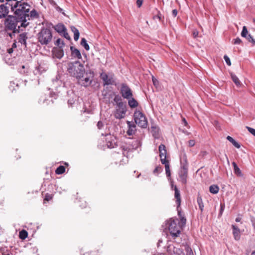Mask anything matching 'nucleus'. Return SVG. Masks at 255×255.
Segmentation results:
<instances>
[{
  "instance_id": "f257e3e1",
  "label": "nucleus",
  "mask_w": 255,
  "mask_h": 255,
  "mask_svg": "<svg viewBox=\"0 0 255 255\" xmlns=\"http://www.w3.org/2000/svg\"><path fill=\"white\" fill-rule=\"evenodd\" d=\"M30 7V5L25 1H17L14 4H10L11 11L24 22H27V17L29 16Z\"/></svg>"
},
{
  "instance_id": "f03ea898",
  "label": "nucleus",
  "mask_w": 255,
  "mask_h": 255,
  "mask_svg": "<svg viewBox=\"0 0 255 255\" xmlns=\"http://www.w3.org/2000/svg\"><path fill=\"white\" fill-rule=\"evenodd\" d=\"M67 72L70 76L79 80L84 77L85 69L82 63L79 61H75L67 64Z\"/></svg>"
},
{
  "instance_id": "7ed1b4c3",
  "label": "nucleus",
  "mask_w": 255,
  "mask_h": 255,
  "mask_svg": "<svg viewBox=\"0 0 255 255\" xmlns=\"http://www.w3.org/2000/svg\"><path fill=\"white\" fill-rule=\"evenodd\" d=\"M19 18L14 14L8 15L4 20V31L8 32L15 29L18 23H20V26H24V28L26 27L29 24V22H24L23 20Z\"/></svg>"
},
{
  "instance_id": "20e7f679",
  "label": "nucleus",
  "mask_w": 255,
  "mask_h": 255,
  "mask_svg": "<svg viewBox=\"0 0 255 255\" xmlns=\"http://www.w3.org/2000/svg\"><path fill=\"white\" fill-rule=\"evenodd\" d=\"M52 34L50 29L47 27H42L37 34L38 42L41 45H47L52 40Z\"/></svg>"
},
{
  "instance_id": "39448f33",
  "label": "nucleus",
  "mask_w": 255,
  "mask_h": 255,
  "mask_svg": "<svg viewBox=\"0 0 255 255\" xmlns=\"http://www.w3.org/2000/svg\"><path fill=\"white\" fill-rule=\"evenodd\" d=\"M134 122L137 126L145 128L147 127V120L144 114L139 110L135 111L133 114Z\"/></svg>"
},
{
  "instance_id": "423d86ee",
  "label": "nucleus",
  "mask_w": 255,
  "mask_h": 255,
  "mask_svg": "<svg viewBox=\"0 0 255 255\" xmlns=\"http://www.w3.org/2000/svg\"><path fill=\"white\" fill-rule=\"evenodd\" d=\"M167 224L168 230L172 237L174 239L178 237L181 233V227L177 224V221L170 219L168 221Z\"/></svg>"
},
{
  "instance_id": "0eeeda50",
  "label": "nucleus",
  "mask_w": 255,
  "mask_h": 255,
  "mask_svg": "<svg viewBox=\"0 0 255 255\" xmlns=\"http://www.w3.org/2000/svg\"><path fill=\"white\" fill-rule=\"evenodd\" d=\"M120 94L124 99H129L133 96L131 89L126 83H122L120 89Z\"/></svg>"
},
{
  "instance_id": "6e6552de",
  "label": "nucleus",
  "mask_w": 255,
  "mask_h": 255,
  "mask_svg": "<svg viewBox=\"0 0 255 255\" xmlns=\"http://www.w3.org/2000/svg\"><path fill=\"white\" fill-rule=\"evenodd\" d=\"M135 143H134V144L128 143H126L125 145H123L121 146V148L123 151V153L125 156L126 155V151H127L128 153L129 151H132L133 150H135L137 149L138 146V142L137 140L135 141Z\"/></svg>"
},
{
  "instance_id": "1a4fd4ad",
  "label": "nucleus",
  "mask_w": 255,
  "mask_h": 255,
  "mask_svg": "<svg viewBox=\"0 0 255 255\" xmlns=\"http://www.w3.org/2000/svg\"><path fill=\"white\" fill-rule=\"evenodd\" d=\"M167 252L169 255H184L182 251L173 245H170L167 247Z\"/></svg>"
},
{
  "instance_id": "9d476101",
  "label": "nucleus",
  "mask_w": 255,
  "mask_h": 255,
  "mask_svg": "<svg viewBox=\"0 0 255 255\" xmlns=\"http://www.w3.org/2000/svg\"><path fill=\"white\" fill-rule=\"evenodd\" d=\"M9 2H6L5 4L0 5V19L6 18L8 15Z\"/></svg>"
},
{
  "instance_id": "9b49d317",
  "label": "nucleus",
  "mask_w": 255,
  "mask_h": 255,
  "mask_svg": "<svg viewBox=\"0 0 255 255\" xmlns=\"http://www.w3.org/2000/svg\"><path fill=\"white\" fill-rule=\"evenodd\" d=\"M100 78L101 79H102L104 82V86L113 85L115 82V81L112 77H109L106 73L104 72L100 74Z\"/></svg>"
},
{
  "instance_id": "f8f14e48",
  "label": "nucleus",
  "mask_w": 255,
  "mask_h": 255,
  "mask_svg": "<svg viewBox=\"0 0 255 255\" xmlns=\"http://www.w3.org/2000/svg\"><path fill=\"white\" fill-rule=\"evenodd\" d=\"M188 171V170L180 169V171L178 173L180 181L183 184H186L187 183Z\"/></svg>"
},
{
  "instance_id": "ddd939ff",
  "label": "nucleus",
  "mask_w": 255,
  "mask_h": 255,
  "mask_svg": "<svg viewBox=\"0 0 255 255\" xmlns=\"http://www.w3.org/2000/svg\"><path fill=\"white\" fill-rule=\"evenodd\" d=\"M27 32H24L19 34L17 37L18 41L23 44L25 47L27 46L26 40L28 39Z\"/></svg>"
},
{
  "instance_id": "4468645a",
  "label": "nucleus",
  "mask_w": 255,
  "mask_h": 255,
  "mask_svg": "<svg viewBox=\"0 0 255 255\" xmlns=\"http://www.w3.org/2000/svg\"><path fill=\"white\" fill-rule=\"evenodd\" d=\"M53 27L60 35H62V33L67 30L66 26L61 23H58L55 26H53Z\"/></svg>"
},
{
  "instance_id": "2eb2a0df",
  "label": "nucleus",
  "mask_w": 255,
  "mask_h": 255,
  "mask_svg": "<svg viewBox=\"0 0 255 255\" xmlns=\"http://www.w3.org/2000/svg\"><path fill=\"white\" fill-rule=\"evenodd\" d=\"M127 125L128 128L127 131V134L129 135H133L136 131L135 125L134 123L129 121L127 122Z\"/></svg>"
},
{
  "instance_id": "dca6fc26",
  "label": "nucleus",
  "mask_w": 255,
  "mask_h": 255,
  "mask_svg": "<svg viewBox=\"0 0 255 255\" xmlns=\"http://www.w3.org/2000/svg\"><path fill=\"white\" fill-rule=\"evenodd\" d=\"M92 79H90L89 77L86 76L83 79L82 78L78 80L79 84L82 86L88 87L90 86L92 83Z\"/></svg>"
},
{
  "instance_id": "f3484780",
  "label": "nucleus",
  "mask_w": 255,
  "mask_h": 255,
  "mask_svg": "<svg viewBox=\"0 0 255 255\" xmlns=\"http://www.w3.org/2000/svg\"><path fill=\"white\" fill-rule=\"evenodd\" d=\"M232 227L234 239L237 241L239 240L240 239V230L239 228L236 225H233Z\"/></svg>"
},
{
  "instance_id": "a211bd4d",
  "label": "nucleus",
  "mask_w": 255,
  "mask_h": 255,
  "mask_svg": "<svg viewBox=\"0 0 255 255\" xmlns=\"http://www.w3.org/2000/svg\"><path fill=\"white\" fill-rule=\"evenodd\" d=\"M111 139L107 141V145L109 148H114L118 146V143L115 137H111Z\"/></svg>"
},
{
  "instance_id": "6ab92c4d",
  "label": "nucleus",
  "mask_w": 255,
  "mask_h": 255,
  "mask_svg": "<svg viewBox=\"0 0 255 255\" xmlns=\"http://www.w3.org/2000/svg\"><path fill=\"white\" fill-rule=\"evenodd\" d=\"M127 110L117 109L114 114L117 119H121L124 118Z\"/></svg>"
},
{
  "instance_id": "aec40b11",
  "label": "nucleus",
  "mask_w": 255,
  "mask_h": 255,
  "mask_svg": "<svg viewBox=\"0 0 255 255\" xmlns=\"http://www.w3.org/2000/svg\"><path fill=\"white\" fill-rule=\"evenodd\" d=\"M174 196L176 198V202L177 205H178V207H180L181 204V198H180V191L178 190L176 186H175L174 187Z\"/></svg>"
},
{
  "instance_id": "412c9836",
  "label": "nucleus",
  "mask_w": 255,
  "mask_h": 255,
  "mask_svg": "<svg viewBox=\"0 0 255 255\" xmlns=\"http://www.w3.org/2000/svg\"><path fill=\"white\" fill-rule=\"evenodd\" d=\"M70 50L71 51V54L72 56H73L75 58H77L79 59L82 58L81 53L78 49L76 48L74 46H71Z\"/></svg>"
},
{
  "instance_id": "4be33fe9",
  "label": "nucleus",
  "mask_w": 255,
  "mask_h": 255,
  "mask_svg": "<svg viewBox=\"0 0 255 255\" xmlns=\"http://www.w3.org/2000/svg\"><path fill=\"white\" fill-rule=\"evenodd\" d=\"M151 132L154 138L158 139L160 137L159 128L155 126L151 127Z\"/></svg>"
},
{
  "instance_id": "5701e85b",
  "label": "nucleus",
  "mask_w": 255,
  "mask_h": 255,
  "mask_svg": "<svg viewBox=\"0 0 255 255\" xmlns=\"http://www.w3.org/2000/svg\"><path fill=\"white\" fill-rule=\"evenodd\" d=\"M180 169L188 170V163L186 156L180 160Z\"/></svg>"
},
{
  "instance_id": "b1692460",
  "label": "nucleus",
  "mask_w": 255,
  "mask_h": 255,
  "mask_svg": "<svg viewBox=\"0 0 255 255\" xmlns=\"http://www.w3.org/2000/svg\"><path fill=\"white\" fill-rule=\"evenodd\" d=\"M160 158L166 157L167 151L165 146L161 144L158 147Z\"/></svg>"
},
{
  "instance_id": "393cba45",
  "label": "nucleus",
  "mask_w": 255,
  "mask_h": 255,
  "mask_svg": "<svg viewBox=\"0 0 255 255\" xmlns=\"http://www.w3.org/2000/svg\"><path fill=\"white\" fill-rule=\"evenodd\" d=\"M28 17H27V20L37 18L38 17V14L35 9H33L31 11L28 12Z\"/></svg>"
},
{
  "instance_id": "a878e982",
  "label": "nucleus",
  "mask_w": 255,
  "mask_h": 255,
  "mask_svg": "<svg viewBox=\"0 0 255 255\" xmlns=\"http://www.w3.org/2000/svg\"><path fill=\"white\" fill-rule=\"evenodd\" d=\"M127 99L128 100V104L130 108H134L138 106V103L137 101L133 98V96Z\"/></svg>"
},
{
  "instance_id": "bb28decb",
  "label": "nucleus",
  "mask_w": 255,
  "mask_h": 255,
  "mask_svg": "<svg viewBox=\"0 0 255 255\" xmlns=\"http://www.w3.org/2000/svg\"><path fill=\"white\" fill-rule=\"evenodd\" d=\"M71 31L74 33V39L75 41H77L79 38V30L74 26L70 27Z\"/></svg>"
},
{
  "instance_id": "cd10ccee",
  "label": "nucleus",
  "mask_w": 255,
  "mask_h": 255,
  "mask_svg": "<svg viewBox=\"0 0 255 255\" xmlns=\"http://www.w3.org/2000/svg\"><path fill=\"white\" fill-rule=\"evenodd\" d=\"M232 164L234 167V172L236 175H237L238 176H242L243 174L240 170V169L238 166L237 164L235 162H233L232 163Z\"/></svg>"
},
{
  "instance_id": "c85d7f7f",
  "label": "nucleus",
  "mask_w": 255,
  "mask_h": 255,
  "mask_svg": "<svg viewBox=\"0 0 255 255\" xmlns=\"http://www.w3.org/2000/svg\"><path fill=\"white\" fill-rule=\"evenodd\" d=\"M197 202L198 203L200 210H201V212H202L204 209V204L202 197L199 193L198 194Z\"/></svg>"
},
{
  "instance_id": "c756f323",
  "label": "nucleus",
  "mask_w": 255,
  "mask_h": 255,
  "mask_svg": "<svg viewBox=\"0 0 255 255\" xmlns=\"http://www.w3.org/2000/svg\"><path fill=\"white\" fill-rule=\"evenodd\" d=\"M219 187L217 185H212L209 187V191L212 194H217L219 192Z\"/></svg>"
},
{
  "instance_id": "7c9ffc66",
  "label": "nucleus",
  "mask_w": 255,
  "mask_h": 255,
  "mask_svg": "<svg viewBox=\"0 0 255 255\" xmlns=\"http://www.w3.org/2000/svg\"><path fill=\"white\" fill-rule=\"evenodd\" d=\"M48 96H47L45 94H41L40 97L39 99L38 103L39 104H48L47 103V101L48 99H47Z\"/></svg>"
},
{
  "instance_id": "2f4dec72",
  "label": "nucleus",
  "mask_w": 255,
  "mask_h": 255,
  "mask_svg": "<svg viewBox=\"0 0 255 255\" xmlns=\"http://www.w3.org/2000/svg\"><path fill=\"white\" fill-rule=\"evenodd\" d=\"M231 76L232 80L237 86H239L241 85L240 81L235 74H233V73H231Z\"/></svg>"
},
{
  "instance_id": "473e14b6",
  "label": "nucleus",
  "mask_w": 255,
  "mask_h": 255,
  "mask_svg": "<svg viewBox=\"0 0 255 255\" xmlns=\"http://www.w3.org/2000/svg\"><path fill=\"white\" fill-rule=\"evenodd\" d=\"M28 236V233L25 230H22L19 232V237L21 240L25 239Z\"/></svg>"
},
{
  "instance_id": "72a5a7b5",
  "label": "nucleus",
  "mask_w": 255,
  "mask_h": 255,
  "mask_svg": "<svg viewBox=\"0 0 255 255\" xmlns=\"http://www.w3.org/2000/svg\"><path fill=\"white\" fill-rule=\"evenodd\" d=\"M65 171V167L63 165H60L55 170L56 174H63Z\"/></svg>"
},
{
  "instance_id": "f704fd0d",
  "label": "nucleus",
  "mask_w": 255,
  "mask_h": 255,
  "mask_svg": "<svg viewBox=\"0 0 255 255\" xmlns=\"http://www.w3.org/2000/svg\"><path fill=\"white\" fill-rule=\"evenodd\" d=\"M81 45L84 47L86 50L90 49V46L87 42V40L85 38H82L81 41Z\"/></svg>"
},
{
  "instance_id": "c9c22d12",
  "label": "nucleus",
  "mask_w": 255,
  "mask_h": 255,
  "mask_svg": "<svg viewBox=\"0 0 255 255\" xmlns=\"http://www.w3.org/2000/svg\"><path fill=\"white\" fill-rule=\"evenodd\" d=\"M64 55V51L62 49H58L55 52V56L58 59H61Z\"/></svg>"
},
{
  "instance_id": "e433bc0d",
  "label": "nucleus",
  "mask_w": 255,
  "mask_h": 255,
  "mask_svg": "<svg viewBox=\"0 0 255 255\" xmlns=\"http://www.w3.org/2000/svg\"><path fill=\"white\" fill-rule=\"evenodd\" d=\"M27 194L29 195V196L28 197V198L30 199L35 198L36 197V196L38 195V192L37 191H32L31 192H28Z\"/></svg>"
},
{
  "instance_id": "4c0bfd02",
  "label": "nucleus",
  "mask_w": 255,
  "mask_h": 255,
  "mask_svg": "<svg viewBox=\"0 0 255 255\" xmlns=\"http://www.w3.org/2000/svg\"><path fill=\"white\" fill-rule=\"evenodd\" d=\"M55 44L60 48H62L65 45L64 42L63 41H61L60 38L57 39L55 42Z\"/></svg>"
},
{
  "instance_id": "58836bf2",
  "label": "nucleus",
  "mask_w": 255,
  "mask_h": 255,
  "mask_svg": "<svg viewBox=\"0 0 255 255\" xmlns=\"http://www.w3.org/2000/svg\"><path fill=\"white\" fill-rule=\"evenodd\" d=\"M248 31L247 28L246 26H244L243 27V30L241 32V36L243 37H246L248 35Z\"/></svg>"
},
{
  "instance_id": "ea45409f",
  "label": "nucleus",
  "mask_w": 255,
  "mask_h": 255,
  "mask_svg": "<svg viewBox=\"0 0 255 255\" xmlns=\"http://www.w3.org/2000/svg\"><path fill=\"white\" fill-rule=\"evenodd\" d=\"M249 42H251L253 45H255V39L253 38L251 34H248L246 37H245Z\"/></svg>"
},
{
  "instance_id": "a19ab883",
  "label": "nucleus",
  "mask_w": 255,
  "mask_h": 255,
  "mask_svg": "<svg viewBox=\"0 0 255 255\" xmlns=\"http://www.w3.org/2000/svg\"><path fill=\"white\" fill-rule=\"evenodd\" d=\"M165 172L167 177H169L171 176V172L170 170V167H169V163L167 164L166 165H165Z\"/></svg>"
},
{
  "instance_id": "79ce46f5",
  "label": "nucleus",
  "mask_w": 255,
  "mask_h": 255,
  "mask_svg": "<svg viewBox=\"0 0 255 255\" xmlns=\"http://www.w3.org/2000/svg\"><path fill=\"white\" fill-rule=\"evenodd\" d=\"M114 101L117 104L119 102H122V97L119 95H116L114 98Z\"/></svg>"
},
{
  "instance_id": "37998d69",
  "label": "nucleus",
  "mask_w": 255,
  "mask_h": 255,
  "mask_svg": "<svg viewBox=\"0 0 255 255\" xmlns=\"http://www.w3.org/2000/svg\"><path fill=\"white\" fill-rule=\"evenodd\" d=\"M116 105L119 107L118 109L127 110L126 109V105L123 102H119V103H118Z\"/></svg>"
},
{
  "instance_id": "c03bdc74",
  "label": "nucleus",
  "mask_w": 255,
  "mask_h": 255,
  "mask_svg": "<svg viewBox=\"0 0 255 255\" xmlns=\"http://www.w3.org/2000/svg\"><path fill=\"white\" fill-rule=\"evenodd\" d=\"M21 27H24V26H20V25H17V26L15 27V29L14 30H12L11 31H13V33H15V34L19 33V32H20V31L23 30L22 29H21Z\"/></svg>"
},
{
  "instance_id": "a18cd8bd",
  "label": "nucleus",
  "mask_w": 255,
  "mask_h": 255,
  "mask_svg": "<svg viewBox=\"0 0 255 255\" xmlns=\"http://www.w3.org/2000/svg\"><path fill=\"white\" fill-rule=\"evenodd\" d=\"M162 170V168L161 166H157L153 170V173L154 174H158L160 173Z\"/></svg>"
},
{
  "instance_id": "49530a36",
  "label": "nucleus",
  "mask_w": 255,
  "mask_h": 255,
  "mask_svg": "<svg viewBox=\"0 0 255 255\" xmlns=\"http://www.w3.org/2000/svg\"><path fill=\"white\" fill-rule=\"evenodd\" d=\"M224 58L227 64L229 66H231V62L230 58L227 55H225L224 56Z\"/></svg>"
},
{
  "instance_id": "de8ad7c7",
  "label": "nucleus",
  "mask_w": 255,
  "mask_h": 255,
  "mask_svg": "<svg viewBox=\"0 0 255 255\" xmlns=\"http://www.w3.org/2000/svg\"><path fill=\"white\" fill-rule=\"evenodd\" d=\"M180 220L181 224V226H185L186 223V219L185 217H181V218H180Z\"/></svg>"
},
{
  "instance_id": "09e8293b",
  "label": "nucleus",
  "mask_w": 255,
  "mask_h": 255,
  "mask_svg": "<svg viewBox=\"0 0 255 255\" xmlns=\"http://www.w3.org/2000/svg\"><path fill=\"white\" fill-rule=\"evenodd\" d=\"M61 36H63L64 38H65L66 39H67L68 40H71V37L69 35L68 33H67V30H66L65 32H64L62 33Z\"/></svg>"
},
{
  "instance_id": "8fccbe9b",
  "label": "nucleus",
  "mask_w": 255,
  "mask_h": 255,
  "mask_svg": "<svg viewBox=\"0 0 255 255\" xmlns=\"http://www.w3.org/2000/svg\"><path fill=\"white\" fill-rule=\"evenodd\" d=\"M97 126L98 129H101L103 128V127L104 126V124L103 122L100 121L98 122Z\"/></svg>"
},
{
  "instance_id": "3c124183",
  "label": "nucleus",
  "mask_w": 255,
  "mask_h": 255,
  "mask_svg": "<svg viewBox=\"0 0 255 255\" xmlns=\"http://www.w3.org/2000/svg\"><path fill=\"white\" fill-rule=\"evenodd\" d=\"M166 157L160 158V161H161V163L162 164H164L165 165H166L167 164H169V161L168 160H167L166 159Z\"/></svg>"
},
{
  "instance_id": "603ef678",
  "label": "nucleus",
  "mask_w": 255,
  "mask_h": 255,
  "mask_svg": "<svg viewBox=\"0 0 255 255\" xmlns=\"http://www.w3.org/2000/svg\"><path fill=\"white\" fill-rule=\"evenodd\" d=\"M246 128L248 129V131L252 133L253 135H254L255 136V129L252 128L251 127H246Z\"/></svg>"
},
{
  "instance_id": "864d4df0",
  "label": "nucleus",
  "mask_w": 255,
  "mask_h": 255,
  "mask_svg": "<svg viewBox=\"0 0 255 255\" xmlns=\"http://www.w3.org/2000/svg\"><path fill=\"white\" fill-rule=\"evenodd\" d=\"M7 33V35L11 38H13V37L15 36V33H13V31H9L8 32H6Z\"/></svg>"
},
{
  "instance_id": "5fc2aeb1",
  "label": "nucleus",
  "mask_w": 255,
  "mask_h": 255,
  "mask_svg": "<svg viewBox=\"0 0 255 255\" xmlns=\"http://www.w3.org/2000/svg\"><path fill=\"white\" fill-rule=\"evenodd\" d=\"M153 18L154 19L157 18V19H159V20L161 21V19H162V14H161V13L159 11H158L157 14L156 15H155L153 17Z\"/></svg>"
},
{
  "instance_id": "6e6d98bb",
  "label": "nucleus",
  "mask_w": 255,
  "mask_h": 255,
  "mask_svg": "<svg viewBox=\"0 0 255 255\" xmlns=\"http://www.w3.org/2000/svg\"><path fill=\"white\" fill-rule=\"evenodd\" d=\"M242 40L239 37H237L234 39L233 43L234 44H240L242 43Z\"/></svg>"
},
{
  "instance_id": "4d7b16f0",
  "label": "nucleus",
  "mask_w": 255,
  "mask_h": 255,
  "mask_svg": "<svg viewBox=\"0 0 255 255\" xmlns=\"http://www.w3.org/2000/svg\"><path fill=\"white\" fill-rule=\"evenodd\" d=\"M179 207H177V210L178 211V215L179 218H181V217H185L184 214L181 212V210L179 209Z\"/></svg>"
},
{
  "instance_id": "13d9d810",
  "label": "nucleus",
  "mask_w": 255,
  "mask_h": 255,
  "mask_svg": "<svg viewBox=\"0 0 255 255\" xmlns=\"http://www.w3.org/2000/svg\"><path fill=\"white\" fill-rule=\"evenodd\" d=\"M143 1V0H136V5L138 7H140L142 5Z\"/></svg>"
},
{
  "instance_id": "bf43d9fd",
  "label": "nucleus",
  "mask_w": 255,
  "mask_h": 255,
  "mask_svg": "<svg viewBox=\"0 0 255 255\" xmlns=\"http://www.w3.org/2000/svg\"><path fill=\"white\" fill-rule=\"evenodd\" d=\"M152 82L153 84L155 86H157L158 85V81L154 78L153 76H152Z\"/></svg>"
},
{
  "instance_id": "052dcab7",
  "label": "nucleus",
  "mask_w": 255,
  "mask_h": 255,
  "mask_svg": "<svg viewBox=\"0 0 255 255\" xmlns=\"http://www.w3.org/2000/svg\"><path fill=\"white\" fill-rule=\"evenodd\" d=\"M236 147L239 148L241 145L239 143L236 141L235 140L232 143Z\"/></svg>"
},
{
  "instance_id": "680f3d73",
  "label": "nucleus",
  "mask_w": 255,
  "mask_h": 255,
  "mask_svg": "<svg viewBox=\"0 0 255 255\" xmlns=\"http://www.w3.org/2000/svg\"><path fill=\"white\" fill-rule=\"evenodd\" d=\"M51 199H52V196L50 195L47 194H46V195L45 196L44 200L49 201Z\"/></svg>"
},
{
  "instance_id": "e2e57ef3",
  "label": "nucleus",
  "mask_w": 255,
  "mask_h": 255,
  "mask_svg": "<svg viewBox=\"0 0 255 255\" xmlns=\"http://www.w3.org/2000/svg\"><path fill=\"white\" fill-rule=\"evenodd\" d=\"M195 141L194 140H190L189 141V146L190 147H192L195 145Z\"/></svg>"
},
{
  "instance_id": "0e129e2a",
  "label": "nucleus",
  "mask_w": 255,
  "mask_h": 255,
  "mask_svg": "<svg viewBox=\"0 0 255 255\" xmlns=\"http://www.w3.org/2000/svg\"><path fill=\"white\" fill-rule=\"evenodd\" d=\"M177 10L176 9H173L172 11V14L174 17L177 16Z\"/></svg>"
},
{
  "instance_id": "69168bd1",
  "label": "nucleus",
  "mask_w": 255,
  "mask_h": 255,
  "mask_svg": "<svg viewBox=\"0 0 255 255\" xmlns=\"http://www.w3.org/2000/svg\"><path fill=\"white\" fill-rule=\"evenodd\" d=\"M198 34H199V32L197 30H194L193 32V36L194 37V38H196L198 35Z\"/></svg>"
},
{
  "instance_id": "338daca9",
  "label": "nucleus",
  "mask_w": 255,
  "mask_h": 255,
  "mask_svg": "<svg viewBox=\"0 0 255 255\" xmlns=\"http://www.w3.org/2000/svg\"><path fill=\"white\" fill-rule=\"evenodd\" d=\"M227 139L228 140H229L230 142H231V143H232L235 140V139L230 136H228L227 137Z\"/></svg>"
},
{
  "instance_id": "774afa93",
  "label": "nucleus",
  "mask_w": 255,
  "mask_h": 255,
  "mask_svg": "<svg viewBox=\"0 0 255 255\" xmlns=\"http://www.w3.org/2000/svg\"><path fill=\"white\" fill-rule=\"evenodd\" d=\"M187 252L189 253V255H193V253L192 251L190 248H188L187 250Z\"/></svg>"
}]
</instances>
